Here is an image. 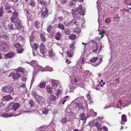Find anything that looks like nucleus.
<instances>
[{
	"label": "nucleus",
	"mask_w": 131,
	"mask_h": 131,
	"mask_svg": "<svg viewBox=\"0 0 131 131\" xmlns=\"http://www.w3.org/2000/svg\"><path fill=\"white\" fill-rule=\"evenodd\" d=\"M33 96H34L37 102L40 104H42L45 101L44 98L42 96L38 95L36 93H33L32 94Z\"/></svg>",
	"instance_id": "obj_1"
},
{
	"label": "nucleus",
	"mask_w": 131,
	"mask_h": 131,
	"mask_svg": "<svg viewBox=\"0 0 131 131\" xmlns=\"http://www.w3.org/2000/svg\"><path fill=\"white\" fill-rule=\"evenodd\" d=\"M2 90L3 92L8 93H13L14 90L13 88L9 85H6L3 86Z\"/></svg>",
	"instance_id": "obj_2"
},
{
	"label": "nucleus",
	"mask_w": 131,
	"mask_h": 131,
	"mask_svg": "<svg viewBox=\"0 0 131 131\" xmlns=\"http://www.w3.org/2000/svg\"><path fill=\"white\" fill-rule=\"evenodd\" d=\"M9 77H12L14 81L17 80L21 77V74L18 73H16L13 74L12 72L8 76Z\"/></svg>",
	"instance_id": "obj_3"
},
{
	"label": "nucleus",
	"mask_w": 131,
	"mask_h": 131,
	"mask_svg": "<svg viewBox=\"0 0 131 131\" xmlns=\"http://www.w3.org/2000/svg\"><path fill=\"white\" fill-rule=\"evenodd\" d=\"M48 12V9L47 7H43L41 10V17L45 18L46 17Z\"/></svg>",
	"instance_id": "obj_4"
},
{
	"label": "nucleus",
	"mask_w": 131,
	"mask_h": 131,
	"mask_svg": "<svg viewBox=\"0 0 131 131\" xmlns=\"http://www.w3.org/2000/svg\"><path fill=\"white\" fill-rule=\"evenodd\" d=\"M18 14L16 11H14L10 17L11 22L12 23L15 22L18 19H17Z\"/></svg>",
	"instance_id": "obj_5"
},
{
	"label": "nucleus",
	"mask_w": 131,
	"mask_h": 131,
	"mask_svg": "<svg viewBox=\"0 0 131 131\" xmlns=\"http://www.w3.org/2000/svg\"><path fill=\"white\" fill-rule=\"evenodd\" d=\"M39 48L40 52L42 54H45L46 52V48L43 43L42 42L40 44Z\"/></svg>",
	"instance_id": "obj_6"
},
{
	"label": "nucleus",
	"mask_w": 131,
	"mask_h": 131,
	"mask_svg": "<svg viewBox=\"0 0 131 131\" xmlns=\"http://www.w3.org/2000/svg\"><path fill=\"white\" fill-rule=\"evenodd\" d=\"M59 81L57 80L52 79L51 80L52 86L53 88L55 90L57 89L58 86V83Z\"/></svg>",
	"instance_id": "obj_7"
},
{
	"label": "nucleus",
	"mask_w": 131,
	"mask_h": 131,
	"mask_svg": "<svg viewBox=\"0 0 131 131\" xmlns=\"http://www.w3.org/2000/svg\"><path fill=\"white\" fill-rule=\"evenodd\" d=\"M91 42H93V50L92 51L94 52H96L98 50V43L96 41L94 42V40H92L91 41Z\"/></svg>",
	"instance_id": "obj_8"
},
{
	"label": "nucleus",
	"mask_w": 131,
	"mask_h": 131,
	"mask_svg": "<svg viewBox=\"0 0 131 131\" xmlns=\"http://www.w3.org/2000/svg\"><path fill=\"white\" fill-rule=\"evenodd\" d=\"M71 13L73 15V17L74 18L77 19H79V15L78 14V13L77 12V9L75 10L74 9H72V10Z\"/></svg>",
	"instance_id": "obj_9"
},
{
	"label": "nucleus",
	"mask_w": 131,
	"mask_h": 131,
	"mask_svg": "<svg viewBox=\"0 0 131 131\" xmlns=\"http://www.w3.org/2000/svg\"><path fill=\"white\" fill-rule=\"evenodd\" d=\"M127 121V116L125 114H123L122 115L121 124L122 125H124L125 123Z\"/></svg>",
	"instance_id": "obj_10"
},
{
	"label": "nucleus",
	"mask_w": 131,
	"mask_h": 131,
	"mask_svg": "<svg viewBox=\"0 0 131 131\" xmlns=\"http://www.w3.org/2000/svg\"><path fill=\"white\" fill-rule=\"evenodd\" d=\"M31 46L32 48V50H36L39 47V45L37 43L34 42L30 43Z\"/></svg>",
	"instance_id": "obj_11"
},
{
	"label": "nucleus",
	"mask_w": 131,
	"mask_h": 131,
	"mask_svg": "<svg viewBox=\"0 0 131 131\" xmlns=\"http://www.w3.org/2000/svg\"><path fill=\"white\" fill-rule=\"evenodd\" d=\"M20 19H18L16 21H15V22L13 23H15V26L18 28V29L21 28V25L20 24Z\"/></svg>",
	"instance_id": "obj_12"
},
{
	"label": "nucleus",
	"mask_w": 131,
	"mask_h": 131,
	"mask_svg": "<svg viewBox=\"0 0 131 131\" xmlns=\"http://www.w3.org/2000/svg\"><path fill=\"white\" fill-rule=\"evenodd\" d=\"M46 89V91L49 94H52L53 93V89L49 85H47Z\"/></svg>",
	"instance_id": "obj_13"
},
{
	"label": "nucleus",
	"mask_w": 131,
	"mask_h": 131,
	"mask_svg": "<svg viewBox=\"0 0 131 131\" xmlns=\"http://www.w3.org/2000/svg\"><path fill=\"white\" fill-rule=\"evenodd\" d=\"M34 32H32L31 34V36L29 37L30 43H34L35 40V37L34 35Z\"/></svg>",
	"instance_id": "obj_14"
},
{
	"label": "nucleus",
	"mask_w": 131,
	"mask_h": 131,
	"mask_svg": "<svg viewBox=\"0 0 131 131\" xmlns=\"http://www.w3.org/2000/svg\"><path fill=\"white\" fill-rule=\"evenodd\" d=\"M20 106V104L18 103H15L13 104L12 106V109L14 111H16L19 107Z\"/></svg>",
	"instance_id": "obj_15"
},
{
	"label": "nucleus",
	"mask_w": 131,
	"mask_h": 131,
	"mask_svg": "<svg viewBox=\"0 0 131 131\" xmlns=\"http://www.w3.org/2000/svg\"><path fill=\"white\" fill-rule=\"evenodd\" d=\"M79 118L80 119L83 121H86V119L85 114L84 113H82L80 115Z\"/></svg>",
	"instance_id": "obj_16"
},
{
	"label": "nucleus",
	"mask_w": 131,
	"mask_h": 131,
	"mask_svg": "<svg viewBox=\"0 0 131 131\" xmlns=\"http://www.w3.org/2000/svg\"><path fill=\"white\" fill-rule=\"evenodd\" d=\"M77 23L76 20L75 19H73L67 25H65L66 26H68V25L72 26L74 25H76V24Z\"/></svg>",
	"instance_id": "obj_17"
},
{
	"label": "nucleus",
	"mask_w": 131,
	"mask_h": 131,
	"mask_svg": "<svg viewBox=\"0 0 131 131\" xmlns=\"http://www.w3.org/2000/svg\"><path fill=\"white\" fill-rule=\"evenodd\" d=\"M34 25L35 28L38 29L40 28V23L37 20L35 21L34 23Z\"/></svg>",
	"instance_id": "obj_18"
},
{
	"label": "nucleus",
	"mask_w": 131,
	"mask_h": 131,
	"mask_svg": "<svg viewBox=\"0 0 131 131\" xmlns=\"http://www.w3.org/2000/svg\"><path fill=\"white\" fill-rule=\"evenodd\" d=\"M61 37V33L58 32L56 33L55 36V39L57 40H59L60 39Z\"/></svg>",
	"instance_id": "obj_19"
},
{
	"label": "nucleus",
	"mask_w": 131,
	"mask_h": 131,
	"mask_svg": "<svg viewBox=\"0 0 131 131\" xmlns=\"http://www.w3.org/2000/svg\"><path fill=\"white\" fill-rule=\"evenodd\" d=\"M16 53L15 52H10L7 54L5 55V57H15Z\"/></svg>",
	"instance_id": "obj_20"
},
{
	"label": "nucleus",
	"mask_w": 131,
	"mask_h": 131,
	"mask_svg": "<svg viewBox=\"0 0 131 131\" xmlns=\"http://www.w3.org/2000/svg\"><path fill=\"white\" fill-rule=\"evenodd\" d=\"M6 45V43L5 41L0 40V50H2L4 45Z\"/></svg>",
	"instance_id": "obj_21"
},
{
	"label": "nucleus",
	"mask_w": 131,
	"mask_h": 131,
	"mask_svg": "<svg viewBox=\"0 0 131 131\" xmlns=\"http://www.w3.org/2000/svg\"><path fill=\"white\" fill-rule=\"evenodd\" d=\"M38 2L39 4L41 5L42 6H47V3L43 0H38Z\"/></svg>",
	"instance_id": "obj_22"
},
{
	"label": "nucleus",
	"mask_w": 131,
	"mask_h": 131,
	"mask_svg": "<svg viewBox=\"0 0 131 131\" xmlns=\"http://www.w3.org/2000/svg\"><path fill=\"white\" fill-rule=\"evenodd\" d=\"M48 54L49 56L51 57H55V53L53 52V51L52 48L49 51Z\"/></svg>",
	"instance_id": "obj_23"
},
{
	"label": "nucleus",
	"mask_w": 131,
	"mask_h": 131,
	"mask_svg": "<svg viewBox=\"0 0 131 131\" xmlns=\"http://www.w3.org/2000/svg\"><path fill=\"white\" fill-rule=\"evenodd\" d=\"M75 104L76 106L80 109H81L83 107V103L81 102H77L75 103Z\"/></svg>",
	"instance_id": "obj_24"
},
{
	"label": "nucleus",
	"mask_w": 131,
	"mask_h": 131,
	"mask_svg": "<svg viewBox=\"0 0 131 131\" xmlns=\"http://www.w3.org/2000/svg\"><path fill=\"white\" fill-rule=\"evenodd\" d=\"M75 3L74 1L69 2L68 4V6L71 7H72L75 5Z\"/></svg>",
	"instance_id": "obj_25"
},
{
	"label": "nucleus",
	"mask_w": 131,
	"mask_h": 131,
	"mask_svg": "<svg viewBox=\"0 0 131 131\" xmlns=\"http://www.w3.org/2000/svg\"><path fill=\"white\" fill-rule=\"evenodd\" d=\"M15 70L16 72H19L21 73H23L24 71V69L21 68V67H19L18 68L15 69Z\"/></svg>",
	"instance_id": "obj_26"
},
{
	"label": "nucleus",
	"mask_w": 131,
	"mask_h": 131,
	"mask_svg": "<svg viewBox=\"0 0 131 131\" xmlns=\"http://www.w3.org/2000/svg\"><path fill=\"white\" fill-rule=\"evenodd\" d=\"M40 37L41 40L45 42L46 41V39L45 37V35L44 34H40Z\"/></svg>",
	"instance_id": "obj_27"
},
{
	"label": "nucleus",
	"mask_w": 131,
	"mask_h": 131,
	"mask_svg": "<svg viewBox=\"0 0 131 131\" xmlns=\"http://www.w3.org/2000/svg\"><path fill=\"white\" fill-rule=\"evenodd\" d=\"M46 82H42L41 81L38 85L39 87L41 88H44L46 85Z\"/></svg>",
	"instance_id": "obj_28"
},
{
	"label": "nucleus",
	"mask_w": 131,
	"mask_h": 131,
	"mask_svg": "<svg viewBox=\"0 0 131 131\" xmlns=\"http://www.w3.org/2000/svg\"><path fill=\"white\" fill-rule=\"evenodd\" d=\"M95 126L96 127L98 130L101 131L102 130V128L101 127V125L100 124L97 122H96L95 123Z\"/></svg>",
	"instance_id": "obj_29"
},
{
	"label": "nucleus",
	"mask_w": 131,
	"mask_h": 131,
	"mask_svg": "<svg viewBox=\"0 0 131 131\" xmlns=\"http://www.w3.org/2000/svg\"><path fill=\"white\" fill-rule=\"evenodd\" d=\"M73 54V51L71 50L68 51H67V56L69 57H72V56Z\"/></svg>",
	"instance_id": "obj_30"
},
{
	"label": "nucleus",
	"mask_w": 131,
	"mask_h": 131,
	"mask_svg": "<svg viewBox=\"0 0 131 131\" xmlns=\"http://www.w3.org/2000/svg\"><path fill=\"white\" fill-rule=\"evenodd\" d=\"M4 46H3V47L2 50H3L5 52H6L9 50V47L7 43L6 45H4Z\"/></svg>",
	"instance_id": "obj_31"
},
{
	"label": "nucleus",
	"mask_w": 131,
	"mask_h": 131,
	"mask_svg": "<svg viewBox=\"0 0 131 131\" xmlns=\"http://www.w3.org/2000/svg\"><path fill=\"white\" fill-rule=\"evenodd\" d=\"M29 5L31 6L32 7H34L36 5V2L34 1L31 0L29 2Z\"/></svg>",
	"instance_id": "obj_32"
},
{
	"label": "nucleus",
	"mask_w": 131,
	"mask_h": 131,
	"mask_svg": "<svg viewBox=\"0 0 131 131\" xmlns=\"http://www.w3.org/2000/svg\"><path fill=\"white\" fill-rule=\"evenodd\" d=\"M24 50V49L23 47H21V46L19 48L17 49L16 50L17 52L18 53H22Z\"/></svg>",
	"instance_id": "obj_33"
},
{
	"label": "nucleus",
	"mask_w": 131,
	"mask_h": 131,
	"mask_svg": "<svg viewBox=\"0 0 131 131\" xmlns=\"http://www.w3.org/2000/svg\"><path fill=\"white\" fill-rule=\"evenodd\" d=\"M49 110V109L47 107H45L42 110V113L43 114H48Z\"/></svg>",
	"instance_id": "obj_34"
},
{
	"label": "nucleus",
	"mask_w": 131,
	"mask_h": 131,
	"mask_svg": "<svg viewBox=\"0 0 131 131\" xmlns=\"http://www.w3.org/2000/svg\"><path fill=\"white\" fill-rule=\"evenodd\" d=\"M53 28V26L50 25L48 26L47 29V32L49 33H50L51 32L52 29Z\"/></svg>",
	"instance_id": "obj_35"
},
{
	"label": "nucleus",
	"mask_w": 131,
	"mask_h": 131,
	"mask_svg": "<svg viewBox=\"0 0 131 131\" xmlns=\"http://www.w3.org/2000/svg\"><path fill=\"white\" fill-rule=\"evenodd\" d=\"M58 28L62 30H64L65 29L64 26L62 23L59 24L58 25Z\"/></svg>",
	"instance_id": "obj_36"
},
{
	"label": "nucleus",
	"mask_w": 131,
	"mask_h": 131,
	"mask_svg": "<svg viewBox=\"0 0 131 131\" xmlns=\"http://www.w3.org/2000/svg\"><path fill=\"white\" fill-rule=\"evenodd\" d=\"M75 43L74 42H72L70 46V50L73 51L74 49Z\"/></svg>",
	"instance_id": "obj_37"
},
{
	"label": "nucleus",
	"mask_w": 131,
	"mask_h": 131,
	"mask_svg": "<svg viewBox=\"0 0 131 131\" xmlns=\"http://www.w3.org/2000/svg\"><path fill=\"white\" fill-rule=\"evenodd\" d=\"M49 99L50 101H54L56 99V97L54 95H50Z\"/></svg>",
	"instance_id": "obj_38"
},
{
	"label": "nucleus",
	"mask_w": 131,
	"mask_h": 131,
	"mask_svg": "<svg viewBox=\"0 0 131 131\" xmlns=\"http://www.w3.org/2000/svg\"><path fill=\"white\" fill-rule=\"evenodd\" d=\"M5 9V10H9L11 9V6L8 3L6 4L4 6Z\"/></svg>",
	"instance_id": "obj_39"
},
{
	"label": "nucleus",
	"mask_w": 131,
	"mask_h": 131,
	"mask_svg": "<svg viewBox=\"0 0 131 131\" xmlns=\"http://www.w3.org/2000/svg\"><path fill=\"white\" fill-rule=\"evenodd\" d=\"M4 11V7L3 6H1L0 8V17H2L3 16V14Z\"/></svg>",
	"instance_id": "obj_40"
},
{
	"label": "nucleus",
	"mask_w": 131,
	"mask_h": 131,
	"mask_svg": "<svg viewBox=\"0 0 131 131\" xmlns=\"http://www.w3.org/2000/svg\"><path fill=\"white\" fill-rule=\"evenodd\" d=\"M78 13L80 15L84 16L85 14V12L84 10L83 9H82L80 10H79L78 11Z\"/></svg>",
	"instance_id": "obj_41"
},
{
	"label": "nucleus",
	"mask_w": 131,
	"mask_h": 131,
	"mask_svg": "<svg viewBox=\"0 0 131 131\" xmlns=\"http://www.w3.org/2000/svg\"><path fill=\"white\" fill-rule=\"evenodd\" d=\"M27 63H30L33 66V65L34 64H38V62L36 61L35 60H33L31 61H30V62H27Z\"/></svg>",
	"instance_id": "obj_42"
},
{
	"label": "nucleus",
	"mask_w": 131,
	"mask_h": 131,
	"mask_svg": "<svg viewBox=\"0 0 131 131\" xmlns=\"http://www.w3.org/2000/svg\"><path fill=\"white\" fill-rule=\"evenodd\" d=\"M12 116L11 114H8L4 113L2 114V116L5 117H10Z\"/></svg>",
	"instance_id": "obj_43"
},
{
	"label": "nucleus",
	"mask_w": 131,
	"mask_h": 131,
	"mask_svg": "<svg viewBox=\"0 0 131 131\" xmlns=\"http://www.w3.org/2000/svg\"><path fill=\"white\" fill-rule=\"evenodd\" d=\"M21 46L20 44L19 43H15L14 44V47L17 49L19 48Z\"/></svg>",
	"instance_id": "obj_44"
},
{
	"label": "nucleus",
	"mask_w": 131,
	"mask_h": 131,
	"mask_svg": "<svg viewBox=\"0 0 131 131\" xmlns=\"http://www.w3.org/2000/svg\"><path fill=\"white\" fill-rule=\"evenodd\" d=\"M80 28L79 27H78L77 28L74 29L73 31L75 33H79L80 32Z\"/></svg>",
	"instance_id": "obj_45"
},
{
	"label": "nucleus",
	"mask_w": 131,
	"mask_h": 131,
	"mask_svg": "<svg viewBox=\"0 0 131 131\" xmlns=\"http://www.w3.org/2000/svg\"><path fill=\"white\" fill-rule=\"evenodd\" d=\"M97 59L98 58H93L92 59H91L90 60V61L91 62H95L97 60Z\"/></svg>",
	"instance_id": "obj_46"
},
{
	"label": "nucleus",
	"mask_w": 131,
	"mask_h": 131,
	"mask_svg": "<svg viewBox=\"0 0 131 131\" xmlns=\"http://www.w3.org/2000/svg\"><path fill=\"white\" fill-rule=\"evenodd\" d=\"M76 38V36L73 34L71 35L69 37V39L72 40H74Z\"/></svg>",
	"instance_id": "obj_47"
},
{
	"label": "nucleus",
	"mask_w": 131,
	"mask_h": 131,
	"mask_svg": "<svg viewBox=\"0 0 131 131\" xmlns=\"http://www.w3.org/2000/svg\"><path fill=\"white\" fill-rule=\"evenodd\" d=\"M8 27L9 29L11 30L13 29L14 27L12 23H10L8 24Z\"/></svg>",
	"instance_id": "obj_48"
},
{
	"label": "nucleus",
	"mask_w": 131,
	"mask_h": 131,
	"mask_svg": "<svg viewBox=\"0 0 131 131\" xmlns=\"http://www.w3.org/2000/svg\"><path fill=\"white\" fill-rule=\"evenodd\" d=\"M104 33L105 31H104L99 32V35H101V36L100 37L101 38H102L104 36Z\"/></svg>",
	"instance_id": "obj_49"
},
{
	"label": "nucleus",
	"mask_w": 131,
	"mask_h": 131,
	"mask_svg": "<svg viewBox=\"0 0 131 131\" xmlns=\"http://www.w3.org/2000/svg\"><path fill=\"white\" fill-rule=\"evenodd\" d=\"M29 104L31 107H33L34 105V103L32 100H30L29 101Z\"/></svg>",
	"instance_id": "obj_50"
},
{
	"label": "nucleus",
	"mask_w": 131,
	"mask_h": 131,
	"mask_svg": "<svg viewBox=\"0 0 131 131\" xmlns=\"http://www.w3.org/2000/svg\"><path fill=\"white\" fill-rule=\"evenodd\" d=\"M2 38L5 39L6 40H9V38L8 36L6 35H3L2 36Z\"/></svg>",
	"instance_id": "obj_51"
},
{
	"label": "nucleus",
	"mask_w": 131,
	"mask_h": 131,
	"mask_svg": "<svg viewBox=\"0 0 131 131\" xmlns=\"http://www.w3.org/2000/svg\"><path fill=\"white\" fill-rule=\"evenodd\" d=\"M67 121V119L66 117L63 118L61 120V122L62 123H66Z\"/></svg>",
	"instance_id": "obj_52"
},
{
	"label": "nucleus",
	"mask_w": 131,
	"mask_h": 131,
	"mask_svg": "<svg viewBox=\"0 0 131 131\" xmlns=\"http://www.w3.org/2000/svg\"><path fill=\"white\" fill-rule=\"evenodd\" d=\"M83 9V8H82V5L80 4L79 5L78 7L77 8V11H79L80 10L82 9Z\"/></svg>",
	"instance_id": "obj_53"
},
{
	"label": "nucleus",
	"mask_w": 131,
	"mask_h": 131,
	"mask_svg": "<svg viewBox=\"0 0 131 131\" xmlns=\"http://www.w3.org/2000/svg\"><path fill=\"white\" fill-rule=\"evenodd\" d=\"M62 92L61 91L60 89H58L57 91V92L56 93V94L57 95H59L60 93H61Z\"/></svg>",
	"instance_id": "obj_54"
},
{
	"label": "nucleus",
	"mask_w": 131,
	"mask_h": 131,
	"mask_svg": "<svg viewBox=\"0 0 131 131\" xmlns=\"http://www.w3.org/2000/svg\"><path fill=\"white\" fill-rule=\"evenodd\" d=\"M18 1V0H10V1L13 2L15 4Z\"/></svg>",
	"instance_id": "obj_55"
},
{
	"label": "nucleus",
	"mask_w": 131,
	"mask_h": 131,
	"mask_svg": "<svg viewBox=\"0 0 131 131\" xmlns=\"http://www.w3.org/2000/svg\"><path fill=\"white\" fill-rule=\"evenodd\" d=\"M103 128L105 131H108L107 128L105 126H104L103 127Z\"/></svg>",
	"instance_id": "obj_56"
},
{
	"label": "nucleus",
	"mask_w": 131,
	"mask_h": 131,
	"mask_svg": "<svg viewBox=\"0 0 131 131\" xmlns=\"http://www.w3.org/2000/svg\"><path fill=\"white\" fill-rule=\"evenodd\" d=\"M67 0H62L61 1L62 3L65 4L67 3Z\"/></svg>",
	"instance_id": "obj_57"
},
{
	"label": "nucleus",
	"mask_w": 131,
	"mask_h": 131,
	"mask_svg": "<svg viewBox=\"0 0 131 131\" xmlns=\"http://www.w3.org/2000/svg\"><path fill=\"white\" fill-rule=\"evenodd\" d=\"M110 21V20L109 19L107 18L105 19V22L106 23H109Z\"/></svg>",
	"instance_id": "obj_58"
},
{
	"label": "nucleus",
	"mask_w": 131,
	"mask_h": 131,
	"mask_svg": "<svg viewBox=\"0 0 131 131\" xmlns=\"http://www.w3.org/2000/svg\"><path fill=\"white\" fill-rule=\"evenodd\" d=\"M27 78L25 76H23L22 77V80L23 81H25L26 80Z\"/></svg>",
	"instance_id": "obj_59"
},
{
	"label": "nucleus",
	"mask_w": 131,
	"mask_h": 131,
	"mask_svg": "<svg viewBox=\"0 0 131 131\" xmlns=\"http://www.w3.org/2000/svg\"><path fill=\"white\" fill-rule=\"evenodd\" d=\"M66 62L68 64H69L71 62V61L69 60H68V59H66Z\"/></svg>",
	"instance_id": "obj_60"
},
{
	"label": "nucleus",
	"mask_w": 131,
	"mask_h": 131,
	"mask_svg": "<svg viewBox=\"0 0 131 131\" xmlns=\"http://www.w3.org/2000/svg\"><path fill=\"white\" fill-rule=\"evenodd\" d=\"M64 33L66 35H68L69 34V31L68 30H65L64 31Z\"/></svg>",
	"instance_id": "obj_61"
},
{
	"label": "nucleus",
	"mask_w": 131,
	"mask_h": 131,
	"mask_svg": "<svg viewBox=\"0 0 131 131\" xmlns=\"http://www.w3.org/2000/svg\"><path fill=\"white\" fill-rule=\"evenodd\" d=\"M25 12H26V15H28L29 13V11L27 10H25Z\"/></svg>",
	"instance_id": "obj_62"
},
{
	"label": "nucleus",
	"mask_w": 131,
	"mask_h": 131,
	"mask_svg": "<svg viewBox=\"0 0 131 131\" xmlns=\"http://www.w3.org/2000/svg\"><path fill=\"white\" fill-rule=\"evenodd\" d=\"M115 81H116V83H117L118 84L119 83V80L118 78H117L116 79Z\"/></svg>",
	"instance_id": "obj_63"
},
{
	"label": "nucleus",
	"mask_w": 131,
	"mask_h": 131,
	"mask_svg": "<svg viewBox=\"0 0 131 131\" xmlns=\"http://www.w3.org/2000/svg\"><path fill=\"white\" fill-rule=\"evenodd\" d=\"M87 97L88 99H89V100L90 101L91 100V97L90 95H88L87 96Z\"/></svg>",
	"instance_id": "obj_64"
}]
</instances>
